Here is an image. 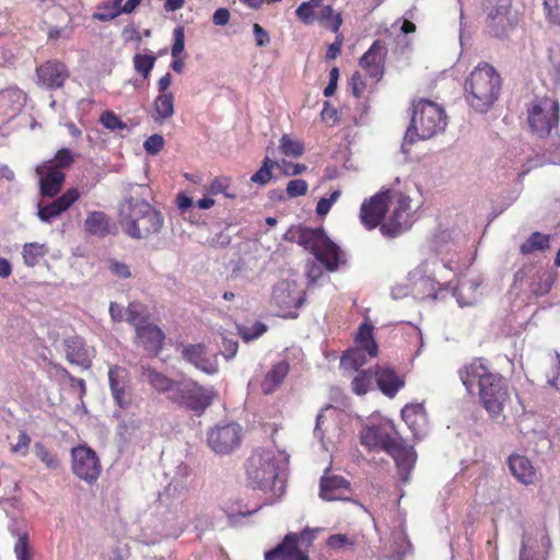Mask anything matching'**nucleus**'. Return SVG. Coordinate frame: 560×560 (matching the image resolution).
Masks as SVG:
<instances>
[{
	"instance_id": "f257e3e1",
	"label": "nucleus",
	"mask_w": 560,
	"mask_h": 560,
	"mask_svg": "<svg viewBox=\"0 0 560 560\" xmlns=\"http://www.w3.org/2000/svg\"><path fill=\"white\" fill-rule=\"evenodd\" d=\"M360 441L370 451H384L390 455L396 463L400 481L409 482L417 454L412 446L404 443L392 421L369 422L360 432Z\"/></svg>"
},
{
	"instance_id": "f03ea898",
	"label": "nucleus",
	"mask_w": 560,
	"mask_h": 560,
	"mask_svg": "<svg viewBox=\"0 0 560 560\" xmlns=\"http://www.w3.org/2000/svg\"><path fill=\"white\" fill-rule=\"evenodd\" d=\"M289 455L276 447L259 448L247 460L246 474L253 488L280 498L285 491V470Z\"/></svg>"
},
{
	"instance_id": "7ed1b4c3",
	"label": "nucleus",
	"mask_w": 560,
	"mask_h": 560,
	"mask_svg": "<svg viewBox=\"0 0 560 560\" xmlns=\"http://www.w3.org/2000/svg\"><path fill=\"white\" fill-rule=\"evenodd\" d=\"M459 377L469 394L478 388L480 401L492 418L501 415L509 397L501 375L491 373L482 361L476 360L459 371Z\"/></svg>"
},
{
	"instance_id": "20e7f679",
	"label": "nucleus",
	"mask_w": 560,
	"mask_h": 560,
	"mask_svg": "<svg viewBox=\"0 0 560 560\" xmlns=\"http://www.w3.org/2000/svg\"><path fill=\"white\" fill-rule=\"evenodd\" d=\"M122 232L132 240L148 238L158 234L164 224L160 211L142 198L126 197L118 209Z\"/></svg>"
},
{
	"instance_id": "39448f33",
	"label": "nucleus",
	"mask_w": 560,
	"mask_h": 560,
	"mask_svg": "<svg viewBox=\"0 0 560 560\" xmlns=\"http://www.w3.org/2000/svg\"><path fill=\"white\" fill-rule=\"evenodd\" d=\"M446 127V115L444 109L438 104L419 100L412 104V115L410 126L408 127L401 150L408 153L410 147L419 139H430Z\"/></svg>"
},
{
	"instance_id": "423d86ee",
	"label": "nucleus",
	"mask_w": 560,
	"mask_h": 560,
	"mask_svg": "<svg viewBox=\"0 0 560 560\" xmlns=\"http://www.w3.org/2000/svg\"><path fill=\"white\" fill-rule=\"evenodd\" d=\"M299 243L315 257L314 260L306 264V276L311 283L316 282L323 276V267L329 271L338 268L340 249L322 229L304 231Z\"/></svg>"
},
{
	"instance_id": "0eeeda50",
	"label": "nucleus",
	"mask_w": 560,
	"mask_h": 560,
	"mask_svg": "<svg viewBox=\"0 0 560 560\" xmlns=\"http://www.w3.org/2000/svg\"><path fill=\"white\" fill-rule=\"evenodd\" d=\"M501 78L488 63L478 65L465 83V95L471 108L486 113L499 97Z\"/></svg>"
},
{
	"instance_id": "6e6552de",
	"label": "nucleus",
	"mask_w": 560,
	"mask_h": 560,
	"mask_svg": "<svg viewBox=\"0 0 560 560\" xmlns=\"http://www.w3.org/2000/svg\"><path fill=\"white\" fill-rule=\"evenodd\" d=\"M441 260L442 265H440L436 257L425 259L409 272L408 280L417 298L421 300H438L441 283L436 280V277L442 278L439 269L444 268L452 271L459 269L457 262L452 258L445 259L442 257Z\"/></svg>"
},
{
	"instance_id": "1a4fd4ad",
	"label": "nucleus",
	"mask_w": 560,
	"mask_h": 560,
	"mask_svg": "<svg viewBox=\"0 0 560 560\" xmlns=\"http://www.w3.org/2000/svg\"><path fill=\"white\" fill-rule=\"evenodd\" d=\"M127 322L133 326L138 345L148 352L158 354L162 349L164 332L156 325L150 323L149 312L145 305L131 302L127 307Z\"/></svg>"
},
{
	"instance_id": "9d476101",
	"label": "nucleus",
	"mask_w": 560,
	"mask_h": 560,
	"mask_svg": "<svg viewBox=\"0 0 560 560\" xmlns=\"http://www.w3.org/2000/svg\"><path fill=\"white\" fill-rule=\"evenodd\" d=\"M528 125L539 138L551 135L559 124V104L551 97H536L528 108Z\"/></svg>"
},
{
	"instance_id": "9b49d317",
	"label": "nucleus",
	"mask_w": 560,
	"mask_h": 560,
	"mask_svg": "<svg viewBox=\"0 0 560 560\" xmlns=\"http://www.w3.org/2000/svg\"><path fill=\"white\" fill-rule=\"evenodd\" d=\"M215 396L213 387H205L191 378H185L178 381L172 401L200 413L212 404Z\"/></svg>"
},
{
	"instance_id": "f8f14e48",
	"label": "nucleus",
	"mask_w": 560,
	"mask_h": 560,
	"mask_svg": "<svg viewBox=\"0 0 560 560\" xmlns=\"http://www.w3.org/2000/svg\"><path fill=\"white\" fill-rule=\"evenodd\" d=\"M355 343V348L349 349L341 357L340 365L345 370L360 371L368 362V357L372 359L378 353V347L373 338V326L368 323L360 325Z\"/></svg>"
},
{
	"instance_id": "ddd939ff",
	"label": "nucleus",
	"mask_w": 560,
	"mask_h": 560,
	"mask_svg": "<svg viewBox=\"0 0 560 560\" xmlns=\"http://www.w3.org/2000/svg\"><path fill=\"white\" fill-rule=\"evenodd\" d=\"M411 199L400 191L389 190V203L393 206L389 218L380 226L386 237H396L412 224Z\"/></svg>"
},
{
	"instance_id": "4468645a",
	"label": "nucleus",
	"mask_w": 560,
	"mask_h": 560,
	"mask_svg": "<svg viewBox=\"0 0 560 560\" xmlns=\"http://www.w3.org/2000/svg\"><path fill=\"white\" fill-rule=\"evenodd\" d=\"M325 0H307L295 10L298 19L305 25L318 22L334 33H338L342 24L340 13H335L331 5L325 4Z\"/></svg>"
},
{
	"instance_id": "2eb2a0df",
	"label": "nucleus",
	"mask_w": 560,
	"mask_h": 560,
	"mask_svg": "<svg viewBox=\"0 0 560 560\" xmlns=\"http://www.w3.org/2000/svg\"><path fill=\"white\" fill-rule=\"evenodd\" d=\"M304 301V292L295 280H280L273 287L272 303L283 312L285 318H296V311Z\"/></svg>"
},
{
	"instance_id": "dca6fc26",
	"label": "nucleus",
	"mask_w": 560,
	"mask_h": 560,
	"mask_svg": "<svg viewBox=\"0 0 560 560\" xmlns=\"http://www.w3.org/2000/svg\"><path fill=\"white\" fill-rule=\"evenodd\" d=\"M72 472L88 485H93L101 474V462L95 451L85 445L71 450Z\"/></svg>"
},
{
	"instance_id": "f3484780",
	"label": "nucleus",
	"mask_w": 560,
	"mask_h": 560,
	"mask_svg": "<svg viewBox=\"0 0 560 560\" xmlns=\"http://www.w3.org/2000/svg\"><path fill=\"white\" fill-rule=\"evenodd\" d=\"M241 440L242 427L235 422L218 424L208 433V444L217 454H230Z\"/></svg>"
},
{
	"instance_id": "a211bd4d",
	"label": "nucleus",
	"mask_w": 560,
	"mask_h": 560,
	"mask_svg": "<svg viewBox=\"0 0 560 560\" xmlns=\"http://www.w3.org/2000/svg\"><path fill=\"white\" fill-rule=\"evenodd\" d=\"M551 547L545 528L526 530L520 550V560H547Z\"/></svg>"
},
{
	"instance_id": "6ab92c4d",
	"label": "nucleus",
	"mask_w": 560,
	"mask_h": 560,
	"mask_svg": "<svg viewBox=\"0 0 560 560\" xmlns=\"http://www.w3.org/2000/svg\"><path fill=\"white\" fill-rule=\"evenodd\" d=\"M389 207V190L381 191L365 199L360 207V221L366 230H373L385 217Z\"/></svg>"
},
{
	"instance_id": "aec40b11",
	"label": "nucleus",
	"mask_w": 560,
	"mask_h": 560,
	"mask_svg": "<svg viewBox=\"0 0 560 560\" xmlns=\"http://www.w3.org/2000/svg\"><path fill=\"white\" fill-rule=\"evenodd\" d=\"M108 383L116 405L128 409L132 402V389L129 371L120 365H114L108 371Z\"/></svg>"
},
{
	"instance_id": "412c9836",
	"label": "nucleus",
	"mask_w": 560,
	"mask_h": 560,
	"mask_svg": "<svg viewBox=\"0 0 560 560\" xmlns=\"http://www.w3.org/2000/svg\"><path fill=\"white\" fill-rule=\"evenodd\" d=\"M513 21L511 0H489L487 27L493 36H505Z\"/></svg>"
},
{
	"instance_id": "4be33fe9",
	"label": "nucleus",
	"mask_w": 560,
	"mask_h": 560,
	"mask_svg": "<svg viewBox=\"0 0 560 560\" xmlns=\"http://www.w3.org/2000/svg\"><path fill=\"white\" fill-rule=\"evenodd\" d=\"M182 357L201 372L213 375L219 371L218 354L209 352L205 345H185L182 347Z\"/></svg>"
},
{
	"instance_id": "5701e85b",
	"label": "nucleus",
	"mask_w": 560,
	"mask_h": 560,
	"mask_svg": "<svg viewBox=\"0 0 560 560\" xmlns=\"http://www.w3.org/2000/svg\"><path fill=\"white\" fill-rule=\"evenodd\" d=\"M80 192L77 188H70L51 202L39 201L37 205V217L43 223L50 224L55 219L68 210L78 199Z\"/></svg>"
},
{
	"instance_id": "b1692460",
	"label": "nucleus",
	"mask_w": 560,
	"mask_h": 560,
	"mask_svg": "<svg viewBox=\"0 0 560 560\" xmlns=\"http://www.w3.org/2000/svg\"><path fill=\"white\" fill-rule=\"evenodd\" d=\"M37 84L56 90L61 88L69 77L67 67L59 61L48 60L36 68Z\"/></svg>"
},
{
	"instance_id": "393cba45",
	"label": "nucleus",
	"mask_w": 560,
	"mask_h": 560,
	"mask_svg": "<svg viewBox=\"0 0 560 560\" xmlns=\"http://www.w3.org/2000/svg\"><path fill=\"white\" fill-rule=\"evenodd\" d=\"M39 176L40 194L44 197H55L61 190L65 182V173L55 167L52 162H45L36 167Z\"/></svg>"
},
{
	"instance_id": "a878e982",
	"label": "nucleus",
	"mask_w": 560,
	"mask_h": 560,
	"mask_svg": "<svg viewBox=\"0 0 560 560\" xmlns=\"http://www.w3.org/2000/svg\"><path fill=\"white\" fill-rule=\"evenodd\" d=\"M265 560H310L305 550L298 547V534L289 533L273 549L265 552Z\"/></svg>"
},
{
	"instance_id": "bb28decb",
	"label": "nucleus",
	"mask_w": 560,
	"mask_h": 560,
	"mask_svg": "<svg viewBox=\"0 0 560 560\" xmlns=\"http://www.w3.org/2000/svg\"><path fill=\"white\" fill-rule=\"evenodd\" d=\"M350 493V482L341 476L325 475L320 478L319 497L325 501L345 500Z\"/></svg>"
},
{
	"instance_id": "cd10ccee",
	"label": "nucleus",
	"mask_w": 560,
	"mask_h": 560,
	"mask_svg": "<svg viewBox=\"0 0 560 560\" xmlns=\"http://www.w3.org/2000/svg\"><path fill=\"white\" fill-rule=\"evenodd\" d=\"M401 418L415 439H422L428 430V417L423 404H408L401 409Z\"/></svg>"
},
{
	"instance_id": "c85d7f7f",
	"label": "nucleus",
	"mask_w": 560,
	"mask_h": 560,
	"mask_svg": "<svg viewBox=\"0 0 560 560\" xmlns=\"http://www.w3.org/2000/svg\"><path fill=\"white\" fill-rule=\"evenodd\" d=\"M508 466L511 474L525 486L534 485L538 480L537 470L526 456L511 455L508 458Z\"/></svg>"
},
{
	"instance_id": "c756f323",
	"label": "nucleus",
	"mask_w": 560,
	"mask_h": 560,
	"mask_svg": "<svg viewBox=\"0 0 560 560\" xmlns=\"http://www.w3.org/2000/svg\"><path fill=\"white\" fill-rule=\"evenodd\" d=\"M374 376L377 388L388 398H394L405 385V380L389 366L377 368Z\"/></svg>"
},
{
	"instance_id": "7c9ffc66",
	"label": "nucleus",
	"mask_w": 560,
	"mask_h": 560,
	"mask_svg": "<svg viewBox=\"0 0 560 560\" xmlns=\"http://www.w3.org/2000/svg\"><path fill=\"white\" fill-rule=\"evenodd\" d=\"M383 56L384 47L376 40L360 59V66L376 81H378L384 73Z\"/></svg>"
},
{
	"instance_id": "2f4dec72",
	"label": "nucleus",
	"mask_w": 560,
	"mask_h": 560,
	"mask_svg": "<svg viewBox=\"0 0 560 560\" xmlns=\"http://www.w3.org/2000/svg\"><path fill=\"white\" fill-rule=\"evenodd\" d=\"M141 375L156 392L165 394L170 400L177 388L178 381H174L151 366H141Z\"/></svg>"
},
{
	"instance_id": "473e14b6",
	"label": "nucleus",
	"mask_w": 560,
	"mask_h": 560,
	"mask_svg": "<svg viewBox=\"0 0 560 560\" xmlns=\"http://www.w3.org/2000/svg\"><path fill=\"white\" fill-rule=\"evenodd\" d=\"M66 359L84 370L91 368V360L82 338L74 336L65 341Z\"/></svg>"
},
{
	"instance_id": "72a5a7b5",
	"label": "nucleus",
	"mask_w": 560,
	"mask_h": 560,
	"mask_svg": "<svg viewBox=\"0 0 560 560\" xmlns=\"http://www.w3.org/2000/svg\"><path fill=\"white\" fill-rule=\"evenodd\" d=\"M479 285L480 281L478 279L465 280L453 290L452 294L460 307L471 306L479 301Z\"/></svg>"
},
{
	"instance_id": "f704fd0d",
	"label": "nucleus",
	"mask_w": 560,
	"mask_h": 560,
	"mask_svg": "<svg viewBox=\"0 0 560 560\" xmlns=\"http://www.w3.org/2000/svg\"><path fill=\"white\" fill-rule=\"evenodd\" d=\"M290 370V365L285 361L275 364L266 374L261 382V390L269 395L273 393L284 381Z\"/></svg>"
},
{
	"instance_id": "c9c22d12",
	"label": "nucleus",
	"mask_w": 560,
	"mask_h": 560,
	"mask_svg": "<svg viewBox=\"0 0 560 560\" xmlns=\"http://www.w3.org/2000/svg\"><path fill=\"white\" fill-rule=\"evenodd\" d=\"M85 231L97 237H105L109 234V218L105 212L91 211L84 221Z\"/></svg>"
},
{
	"instance_id": "e433bc0d",
	"label": "nucleus",
	"mask_w": 560,
	"mask_h": 560,
	"mask_svg": "<svg viewBox=\"0 0 560 560\" xmlns=\"http://www.w3.org/2000/svg\"><path fill=\"white\" fill-rule=\"evenodd\" d=\"M411 545L407 538L406 532L402 528H397L392 533L389 558L392 560H404L409 552Z\"/></svg>"
},
{
	"instance_id": "4c0bfd02",
	"label": "nucleus",
	"mask_w": 560,
	"mask_h": 560,
	"mask_svg": "<svg viewBox=\"0 0 560 560\" xmlns=\"http://www.w3.org/2000/svg\"><path fill=\"white\" fill-rule=\"evenodd\" d=\"M459 234H454L453 231L444 230L439 232L434 236V246L439 255L448 254L450 252H456L459 247Z\"/></svg>"
},
{
	"instance_id": "58836bf2",
	"label": "nucleus",
	"mask_w": 560,
	"mask_h": 560,
	"mask_svg": "<svg viewBox=\"0 0 560 560\" xmlns=\"http://www.w3.org/2000/svg\"><path fill=\"white\" fill-rule=\"evenodd\" d=\"M174 115V94H159L154 100L155 121H164Z\"/></svg>"
},
{
	"instance_id": "ea45409f",
	"label": "nucleus",
	"mask_w": 560,
	"mask_h": 560,
	"mask_svg": "<svg viewBox=\"0 0 560 560\" xmlns=\"http://www.w3.org/2000/svg\"><path fill=\"white\" fill-rule=\"evenodd\" d=\"M339 415V411L332 406H327L325 409L316 418V424L314 428V435L322 443L323 448L327 450L326 443L324 441L325 431H327L326 422L330 419H336Z\"/></svg>"
},
{
	"instance_id": "a19ab883",
	"label": "nucleus",
	"mask_w": 560,
	"mask_h": 560,
	"mask_svg": "<svg viewBox=\"0 0 560 560\" xmlns=\"http://www.w3.org/2000/svg\"><path fill=\"white\" fill-rule=\"evenodd\" d=\"M46 254L45 245L39 243H26L22 250L23 261L28 267L36 266Z\"/></svg>"
},
{
	"instance_id": "79ce46f5",
	"label": "nucleus",
	"mask_w": 560,
	"mask_h": 560,
	"mask_svg": "<svg viewBox=\"0 0 560 560\" xmlns=\"http://www.w3.org/2000/svg\"><path fill=\"white\" fill-rule=\"evenodd\" d=\"M550 237L547 234L534 232L522 245L521 252L524 255L532 254L536 250H544L549 247Z\"/></svg>"
},
{
	"instance_id": "37998d69",
	"label": "nucleus",
	"mask_w": 560,
	"mask_h": 560,
	"mask_svg": "<svg viewBox=\"0 0 560 560\" xmlns=\"http://www.w3.org/2000/svg\"><path fill=\"white\" fill-rule=\"evenodd\" d=\"M279 150L285 156L299 158L304 153V144L290 135H283L279 140Z\"/></svg>"
},
{
	"instance_id": "c03bdc74",
	"label": "nucleus",
	"mask_w": 560,
	"mask_h": 560,
	"mask_svg": "<svg viewBox=\"0 0 560 560\" xmlns=\"http://www.w3.org/2000/svg\"><path fill=\"white\" fill-rule=\"evenodd\" d=\"M357 375L352 380V390L357 395H364L372 387L373 378H375L374 373L370 370H360L357 371Z\"/></svg>"
},
{
	"instance_id": "a18cd8bd",
	"label": "nucleus",
	"mask_w": 560,
	"mask_h": 560,
	"mask_svg": "<svg viewBox=\"0 0 560 560\" xmlns=\"http://www.w3.org/2000/svg\"><path fill=\"white\" fill-rule=\"evenodd\" d=\"M124 0H113L112 3H103L97 7V11L93 14V19L101 22H108L121 15L118 4Z\"/></svg>"
},
{
	"instance_id": "49530a36",
	"label": "nucleus",
	"mask_w": 560,
	"mask_h": 560,
	"mask_svg": "<svg viewBox=\"0 0 560 560\" xmlns=\"http://www.w3.org/2000/svg\"><path fill=\"white\" fill-rule=\"evenodd\" d=\"M275 166H280L279 162L272 161L266 156L262 161L261 167L252 175L250 180L258 185H266L271 179V171Z\"/></svg>"
},
{
	"instance_id": "de8ad7c7",
	"label": "nucleus",
	"mask_w": 560,
	"mask_h": 560,
	"mask_svg": "<svg viewBox=\"0 0 560 560\" xmlns=\"http://www.w3.org/2000/svg\"><path fill=\"white\" fill-rule=\"evenodd\" d=\"M546 163H552V164H557V163H560V160H557V159H553V158H550V159H546L544 156H536L535 159H528L526 161V163L523 162V160H516L513 162V165L515 168H522L521 172L518 173V176L520 177H523L525 176L532 168H535V167H538V166H542L545 165Z\"/></svg>"
},
{
	"instance_id": "09e8293b",
	"label": "nucleus",
	"mask_w": 560,
	"mask_h": 560,
	"mask_svg": "<svg viewBox=\"0 0 560 560\" xmlns=\"http://www.w3.org/2000/svg\"><path fill=\"white\" fill-rule=\"evenodd\" d=\"M12 534L16 536L14 544V553L18 560H31V549L28 545V535L26 532H14Z\"/></svg>"
},
{
	"instance_id": "8fccbe9b",
	"label": "nucleus",
	"mask_w": 560,
	"mask_h": 560,
	"mask_svg": "<svg viewBox=\"0 0 560 560\" xmlns=\"http://www.w3.org/2000/svg\"><path fill=\"white\" fill-rule=\"evenodd\" d=\"M156 57L153 55L137 54L133 57V67L138 73L142 74V77L147 79L153 69Z\"/></svg>"
},
{
	"instance_id": "3c124183",
	"label": "nucleus",
	"mask_w": 560,
	"mask_h": 560,
	"mask_svg": "<svg viewBox=\"0 0 560 560\" xmlns=\"http://www.w3.org/2000/svg\"><path fill=\"white\" fill-rule=\"evenodd\" d=\"M327 546L335 550H350L355 546V538L347 534H334L327 538Z\"/></svg>"
},
{
	"instance_id": "603ef678",
	"label": "nucleus",
	"mask_w": 560,
	"mask_h": 560,
	"mask_svg": "<svg viewBox=\"0 0 560 560\" xmlns=\"http://www.w3.org/2000/svg\"><path fill=\"white\" fill-rule=\"evenodd\" d=\"M35 455L40 459L42 463L45 464V466L48 469L56 470L60 467V462L56 457V455L51 454L47 447L37 442L34 445Z\"/></svg>"
},
{
	"instance_id": "864d4df0",
	"label": "nucleus",
	"mask_w": 560,
	"mask_h": 560,
	"mask_svg": "<svg viewBox=\"0 0 560 560\" xmlns=\"http://www.w3.org/2000/svg\"><path fill=\"white\" fill-rule=\"evenodd\" d=\"M237 329L244 341H252L264 335L267 326L261 322H256L250 326H238Z\"/></svg>"
},
{
	"instance_id": "5fc2aeb1",
	"label": "nucleus",
	"mask_w": 560,
	"mask_h": 560,
	"mask_svg": "<svg viewBox=\"0 0 560 560\" xmlns=\"http://www.w3.org/2000/svg\"><path fill=\"white\" fill-rule=\"evenodd\" d=\"M100 122L110 131H120L127 129L124 122L114 112L106 110L100 117Z\"/></svg>"
},
{
	"instance_id": "6e6d98bb",
	"label": "nucleus",
	"mask_w": 560,
	"mask_h": 560,
	"mask_svg": "<svg viewBox=\"0 0 560 560\" xmlns=\"http://www.w3.org/2000/svg\"><path fill=\"white\" fill-rule=\"evenodd\" d=\"M0 97H1V100L12 101L15 104L16 110H19L23 107V105L25 104V100H26L25 93L16 86L9 88V89L2 91L0 93Z\"/></svg>"
},
{
	"instance_id": "4d7b16f0",
	"label": "nucleus",
	"mask_w": 560,
	"mask_h": 560,
	"mask_svg": "<svg viewBox=\"0 0 560 560\" xmlns=\"http://www.w3.org/2000/svg\"><path fill=\"white\" fill-rule=\"evenodd\" d=\"M555 281H556V275L555 273H552V272H545L540 277L539 281L533 288V292L536 295H545V294H547L551 290Z\"/></svg>"
},
{
	"instance_id": "13d9d810",
	"label": "nucleus",
	"mask_w": 560,
	"mask_h": 560,
	"mask_svg": "<svg viewBox=\"0 0 560 560\" xmlns=\"http://www.w3.org/2000/svg\"><path fill=\"white\" fill-rule=\"evenodd\" d=\"M544 9L548 21L560 25V0H544Z\"/></svg>"
},
{
	"instance_id": "bf43d9fd",
	"label": "nucleus",
	"mask_w": 560,
	"mask_h": 560,
	"mask_svg": "<svg viewBox=\"0 0 560 560\" xmlns=\"http://www.w3.org/2000/svg\"><path fill=\"white\" fill-rule=\"evenodd\" d=\"M31 438L25 431H20L18 442L11 445L10 451L21 456H26L31 445Z\"/></svg>"
},
{
	"instance_id": "052dcab7",
	"label": "nucleus",
	"mask_w": 560,
	"mask_h": 560,
	"mask_svg": "<svg viewBox=\"0 0 560 560\" xmlns=\"http://www.w3.org/2000/svg\"><path fill=\"white\" fill-rule=\"evenodd\" d=\"M307 189L308 185L304 179H292L287 185V194L290 198L304 196Z\"/></svg>"
},
{
	"instance_id": "680f3d73",
	"label": "nucleus",
	"mask_w": 560,
	"mask_h": 560,
	"mask_svg": "<svg viewBox=\"0 0 560 560\" xmlns=\"http://www.w3.org/2000/svg\"><path fill=\"white\" fill-rule=\"evenodd\" d=\"M340 191L335 190L331 192L329 198H320L316 206V213L319 217L326 215L331 209L332 205L339 199Z\"/></svg>"
},
{
	"instance_id": "e2e57ef3",
	"label": "nucleus",
	"mask_w": 560,
	"mask_h": 560,
	"mask_svg": "<svg viewBox=\"0 0 560 560\" xmlns=\"http://www.w3.org/2000/svg\"><path fill=\"white\" fill-rule=\"evenodd\" d=\"M164 147V138L161 135L150 136L143 143V148L148 154H158Z\"/></svg>"
},
{
	"instance_id": "0e129e2a",
	"label": "nucleus",
	"mask_w": 560,
	"mask_h": 560,
	"mask_svg": "<svg viewBox=\"0 0 560 560\" xmlns=\"http://www.w3.org/2000/svg\"><path fill=\"white\" fill-rule=\"evenodd\" d=\"M173 36H174V43L172 46V56H173V58H176L183 52V50L185 48L184 28L182 26L175 27Z\"/></svg>"
},
{
	"instance_id": "69168bd1",
	"label": "nucleus",
	"mask_w": 560,
	"mask_h": 560,
	"mask_svg": "<svg viewBox=\"0 0 560 560\" xmlns=\"http://www.w3.org/2000/svg\"><path fill=\"white\" fill-rule=\"evenodd\" d=\"M319 532V528H310L306 527L300 534H298V547L301 549L308 548L314 539L316 538V534Z\"/></svg>"
},
{
	"instance_id": "338daca9",
	"label": "nucleus",
	"mask_w": 560,
	"mask_h": 560,
	"mask_svg": "<svg viewBox=\"0 0 560 560\" xmlns=\"http://www.w3.org/2000/svg\"><path fill=\"white\" fill-rule=\"evenodd\" d=\"M55 167L60 170L61 167L69 166L73 162V155L68 149H60L54 160H51Z\"/></svg>"
},
{
	"instance_id": "774afa93",
	"label": "nucleus",
	"mask_w": 560,
	"mask_h": 560,
	"mask_svg": "<svg viewBox=\"0 0 560 560\" xmlns=\"http://www.w3.org/2000/svg\"><path fill=\"white\" fill-rule=\"evenodd\" d=\"M253 34L257 47H265L270 43V36L268 32L258 23L253 25Z\"/></svg>"
}]
</instances>
